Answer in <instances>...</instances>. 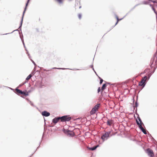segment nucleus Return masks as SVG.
<instances>
[{
	"mask_svg": "<svg viewBox=\"0 0 157 157\" xmlns=\"http://www.w3.org/2000/svg\"><path fill=\"white\" fill-rule=\"evenodd\" d=\"M99 78L100 79V84H101L102 83L103 80V79L102 78H101L100 77H99Z\"/></svg>",
	"mask_w": 157,
	"mask_h": 157,
	"instance_id": "19",
	"label": "nucleus"
},
{
	"mask_svg": "<svg viewBox=\"0 0 157 157\" xmlns=\"http://www.w3.org/2000/svg\"><path fill=\"white\" fill-rule=\"evenodd\" d=\"M42 115L43 116L48 117L50 115V113H49L47 111H44L42 112Z\"/></svg>",
	"mask_w": 157,
	"mask_h": 157,
	"instance_id": "6",
	"label": "nucleus"
},
{
	"mask_svg": "<svg viewBox=\"0 0 157 157\" xmlns=\"http://www.w3.org/2000/svg\"><path fill=\"white\" fill-rule=\"evenodd\" d=\"M147 79V77L146 76H144L142 79L141 80L139 83V85L142 86L144 85V84L145 82V81Z\"/></svg>",
	"mask_w": 157,
	"mask_h": 157,
	"instance_id": "4",
	"label": "nucleus"
},
{
	"mask_svg": "<svg viewBox=\"0 0 157 157\" xmlns=\"http://www.w3.org/2000/svg\"><path fill=\"white\" fill-rule=\"evenodd\" d=\"M147 152L148 155L151 157H153L154 156L153 151L150 148L147 149Z\"/></svg>",
	"mask_w": 157,
	"mask_h": 157,
	"instance_id": "5",
	"label": "nucleus"
},
{
	"mask_svg": "<svg viewBox=\"0 0 157 157\" xmlns=\"http://www.w3.org/2000/svg\"><path fill=\"white\" fill-rule=\"evenodd\" d=\"M15 90L16 93L18 95H20L21 94V90L17 89H16Z\"/></svg>",
	"mask_w": 157,
	"mask_h": 157,
	"instance_id": "12",
	"label": "nucleus"
},
{
	"mask_svg": "<svg viewBox=\"0 0 157 157\" xmlns=\"http://www.w3.org/2000/svg\"><path fill=\"white\" fill-rule=\"evenodd\" d=\"M98 147V145L89 148V149L90 150H92V151L94 150L95 149H96V148L97 147Z\"/></svg>",
	"mask_w": 157,
	"mask_h": 157,
	"instance_id": "14",
	"label": "nucleus"
},
{
	"mask_svg": "<svg viewBox=\"0 0 157 157\" xmlns=\"http://www.w3.org/2000/svg\"><path fill=\"white\" fill-rule=\"evenodd\" d=\"M110 133V132H105L101 136V138L104 141L105 140H107L109 137Z\"/></svg>",
	"mask_w": 157,
	"mask_h": 157,
	"instance_id": "2",
	"label": "nucleus"
},
{
	"mask_svg": "<svg viewBox=\"0 0 157 157\" xmlns=\"http://www.w3.org/2000/svg\"><path fill=\"white\" fill-rule=\"evenodd\" d=\"M59 2H61V0H57Z\"/></svg>",
	"mask_w": 157,
	"mask_h": 157,
	"instance_id": "22",
	"label": "nucleus"
},
{
	"mask_svg": "<svg viewBox=\"0 0 157 157\" xmlns=\"http://www.w3.org/2000/svg\"><path fill=\"white\" fill-rule=\"evenodd\" d=\"M106 87V84H104L103 85L102 87H101V90H102V91H103L104 89H105Z\"/></svg>",
	"mask_w": 157,
	"mask_h": 157,
	"instance_id": "15",
	"label": "nucleus"
},
{
	"mask_svg": "<svg viewBox=\"0 0 157 157\" xmlns=\"http://www.w3.org/2000/svg\"><path fill=\"white\" fill-rule=\"evenodd\" d=\"M97 111L95 109H94L93 108L91 110L90 112V114L91 115H93L95 114L96 112Z\"/></svg>",
	"mask_w": 157,
	"mask_h": 157,
	"instance_id": "9",
	"label": "nucleus"
},
{
	"mask_svg": "<svg viewBox=\"0 0 157 157\" xmlns=\"http://www.w3.org/2000/svg\"><path fill=\"white\" fill-rule=\"evenodd\" d=\"M113 121L112 120H108L107 122V124L110 126L112 124Z\"/></svg>",
	"mask_w": 157,
	"mask_h": 157,
	"instance_id": "13",
	"label": "nucleus"
},
{
	"mask_svg": "<svg viewBox=\"0 0 157 157\" xmlns=\"http://www.w3.org/2000/svg\"><path fill=\"white\" fill-rule=\"evenodd\" d=\"M29 0H28L27 3L26 4V7H25V10H24V11L23 14V15H22V18L21 21V24H22V21H23V19L24 15V13H25V11L26 10V7L28 5V2H29Z\"/></svg>",
	"mask_w": 157,
	"mask_h": 157,
	"instance_id": "8",
	"label": "nucleus"
},
{
	"mask_svg": "<svg viewBox=\"0 0 157 157\" xmlns=\"http://www.w3.org/2000/svg\"><path fill=\"white\" fill-rule=\"evenodd\" d=\"M116 18H117V22L115 24V25H116L118 23L119 21L120 20L119 19V18H118V17H117Z\"/></svg>",
	"mask_w": 157,
	"mask_h": 157,
	"instance_id": "18",
	"label": "nucleus"
},
{
	"mask_svg": "<svg viewBox=\"0 0 157 157\" xmlns=\"http://www.w3.org/2000/svg\"><path fill=\"white\" fill-rule=\"evenodd\" d=\"M138 120L140 122H139V123L141 125H142V124H143L140 118V117L138 118Z\"/></svg>",
	"mask_w": 157,
	"mask_h": 157,
	"instance_id": "17",
	"label": "nucleus"
},
{
	"mask_svg": "<svg viewBox=\"0 0 157 157\" xmlns=\"http://www.w3.org/2000/svg\"><path fill=\"white\" fill-rule=\"evenodd\" d=\"M78 17L79 19H81V15L80 14H79L78 15Z\"/></svg>",
	"mask_w": 157,
	"mask_h": 157,
	"instance_id": "20",
	"label": "nucleus"
},
{
	"mask_svg": "<svg viewBox=\"0 0 157 157\" xmlns=\"http://www.w3.org/2000/svg\"><path fill=\"white\" fill-rule=\"evenodd\" d=\"M32 75L31 74H30L26 78V80L27 81L29 80L32 77Z\"/></svg>",
	"mask_w": 157,
	"mask_h": 157,
	"instance_id": "16",
	"label": "nucleus"
},
{
	"mask_svg": "<svg viewBox=\"0 0 157 157\" xmlns=\"http://www.w3.org/2000/svg\"><path fill=\"white\" fill-rule=\"evenodd\" d=\"M21 94L22 95L25 96H27L29 94L28 93L27 91H26L25 92L21 91Z\"/></svg>",
	"mask_w": 157,
	"mask_h": 157,
	"instance_id": "10",
	"label": "nucleus"
},
{
	"mask_svg": "<svg viewBox=\"0 0 157 157\" xmlns=\"http://www.w3.org/2000/svg\"><path fill=\"white\" fill-rule=\"evenodd\" d=\"M67 134L71 136H73L74 134V133L73 132L69 130L67 131Z\"/></svg>",
	"mask_w": 157,
	"mask_h": 157,
	"instance_id": "11",
	"label": "nucleus"
},
{
	"mask_svg": "<svg viewBox=\"0 0 157 157\" xmlns=\"http://www.w3.org/2000/svg\"><path fill=\"white\" fill-rule=\"evenodd\" d=\"M100 104H98L94 106L93 107L94 109H96L97 111H98L99 108L100 107Z\"/></svg>",
	"mask_w": 157,
	"mask_h": 157,
	"instance_id": "7",
	"label": "nucleus"
},
{
	"mask_svg": "<svg viewBox=\"0 0 157 157\" xmlns=\"http://www.w3.org/2000/svg\"><path fill=\"white\" fill-rule=\"evenodd\" d=\"M136 122L137 124L138 125V126H139L142 132L145 134H147V132L146 131V130L144 129V128L142 127V125L140 124H139V121L137 120H136Z\"/></svg>",
	"mask_w": 157,
	"mask_h": 157,
	"instance_id": "3",
	"label": "nucleus"
},
{
	"mask_svg": "<svg viewBox=\"0 0 157 157\" xmlns=\"http://www.w3.org/2000/svg\"><path fill=\"white\" fill-rule=\"evenodd\" d=\"M100 87H99L98 88V93H99L100 91Z\"/></svg>",
	"mask_w": 157,
	"mask_h": 157,
	"instance_id": "21",
	"label": "nucleus"
},
{
	"mask_svg": "<svg viewBox=\"0 0 157 157\" xmlns=\"http://www.w3.org/2000/svg\"><path fill=\"white\" fill-rule=\"evenodd\" d=\"M71 119V117L67 116H63L61 117H59L55 118L53 120V122L56 124L59 121V120H61V121H69Z\"/></svg>",
	"mask_w": 157,
	"mask_h": 157,
	"instance_id": "1",
	"label": "nucleus"
}]
</instances>
